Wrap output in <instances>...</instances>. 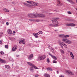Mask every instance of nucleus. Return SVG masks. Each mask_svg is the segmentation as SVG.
Wrapping results in <instances>:
<instances>
[{
    "label": "nucleus",
    "instance_id": "obj_46",
    "mask_svg": "<svg viewBox=\"0 0 77 77\" xmlns=\"http://www.w3.org/2000/svg\"><path fill=\"white\" fill-rule=\"evenodd\" d=\"M36 21L37 22H38V21H39V20H36Z\"/></svg>",
    "mask_w": 77,
    "mask_h": 77
},
{
    "label": "nucleus",
    "instance_id": "obj_44",
    "mask_svg": "<svg viewBox=\"0 0 77 77\" xmlns=\"http://www.w3.org/2000/svg\"><path fill=\"white\" fill-rule=\"evenodd\" d=\"M2 40L0 41V44H2Z\"/></svg>",
    "mask_w": 77,
    "mask_h": 77
},
{
    "label": "nucleus",
    "instance_id": "obj_45",
    "mask_svg": "<svg viewBox=\"0 0 77 77\" xmlns=\"http://www.w3.org/2000/svg\"><path fill=\"white\" fill-rule=\"evenodd\" d=\"M61 48H63V46H62V45H61Z\"/></svg>",
    "mask_w": 77,
    "mask_h": 77
},
{
    "label": "nucleus",
    "instance_id": "obj_3",
    "mask_svg": "<svg viewBox=\"0 0 77 77\" xmlns=\"http://www.w3.org/2000/svg\"><path fill=\"white\" fill-rule=\"evenodd\" d=\"M62 41L64 42H65V43L69 44H71L72 43V42L71 41L67 39H65V38H63L62 39Z\"/></svg>",
    "mask_w": 77,
    "mask_h": 77
},
{
    "label": "nucleus",
    "instance_id": "obj_23",
    "mask_svg": "<svg viewBox=\"0 0 77 77\" xmlns=\"http://www.w3.org/2000/svg\"><path fill=\"white\" fill-rule=\"evenodd\" d=\"M32 67H33V68H34L35 69H39V68H38L37 67H36V66H35V65L33 64V66H32Z\"/></svg>",
    "mask_w": 77,
    "mask_h": 77
},
{
    "label": "nucleus",
    "instance_id": "obj_6",
    "mask_svg": "<svg viewBox=\"0 0 77 77\" xmlns=\"http://www.w3.org/2000/svg\"><path fill=\"white\" fill-rule=\"evenodd\" d=\"M17 45H14L12 49V51H16L17 49Z\"/></svg>",
    "mask_w": 77,
    "mask_h": 77
},
{
    "label": "nucleus",
    "instance_id": "obj_32",
    "mask_svg": "<svg viewBox=\"0 0 77 77\" xmlns=\"http://www.w3.org/2000/svg\"><path fill=\"white\" fill-rule=\"evenodd\" d=\"M0 53L1 55H3V54H4V52H3V51H1L0 52Z\"/></svg>",
    "mask_w": 77,
    "mask_h": 77
},
{
    "label": "nucleus",
    "instance_id": "obj_24",
    "mask_svg": "<svg viewBox=\"0 0 77 77\" xmlns=\"http://www.w3.org/2000/svg\"><path fill=\"white\" fill-rule=\"evenodd\" d=\"M26 2L27 3H29V4H31V5L32 4V3H33V1H26Z\"/></svg>",
    "mask_w": 77,
    "mask_h": 77
},
{
    "label": "nucleus",
    "instance_id": "obj_1",
    "mask_svg": "<svg viewBox=\"0 0 77 77\" xmlns=\"http://www.w3.org/2000/svg\"><path fill=\"white\" fill-rule=\"evenodd\" d=\"M52 22L54 24H55V25L52 24L51 25V26H52V27H56V26H58V22L56 20H52Z\"/></svg>",
    "mask_w": 77,
    "mask_h": 77
},
{
    "label": "nucleus",
    "instance_id": "obj_10",
    "mask_svg": "<svg viewBox=\"0 0 77 77\" xmlns=\"http://www.w3.org/2000/svg\"><path fill=\"white\" fill-rule=\"evenodd\" d=\"M66 72L67 73L70 74V75H74V73L70 71L67 70L66 71Z\"/></svg>",
    "mask_w": 77,
    "mask_h": 77
},
{
    "label": "nucleus",
    "instance_id": "obj_17",
    "mask_svg": "<svg viewBox=\"0 0 77 77\" xmlns=\"http://www.w3.org/2000/svg\"><path fill=\"white\" fill-rule=\"evenodd\" d=\"M8 32L9 35H11L12 33V31L11 29H8Z\"/></svg>",
    "mask_w": 77,
    "mask_h": 77
},
{
    "label": "nucleus",
    "instance_id": "obj_33",
    "mask_svg": "<svg viewBox=\"0 0 77 77\" xmlns=\"http://www.w3.org/2000/svg\"><path fill=\"white\" fill-rule=\"evenodd\" d=\"M47 61L48 63H49L50 62V60L49 58H47Z\"/></svg>",
    "mask_w": 77,
    "mask_h": 77
},
{
    "label": "nucleus",
    "instance_id": "obj_51",
    "mask_svg": "<svg viewBox=\"0 0 77 77\" xmlns=\"http://www.w3.org/2000/svg\"><path fill=\"white\" fill-rule=\"evenodd\" d=\"M56 32H58V30H55V31Z\"/></svg>",
    "mask_w": 77,
    "mask_h": 77
},
{
    "label": "nucleus",
    "instance_id": "obj_4",
    "mask_svg": "<svg viewBox=\"0 0 77 77\" xmlns=\"http://www.w3.org/2000/svg\"><path fill=\"white\" fill-rule=\"evenodd\" d=\"M37 17H41L43 18L45 17V15L43 14H36V18Z\"/></svg>",
    "mask_w": 77,
    "mask_h": 77
},
{
    "label": "nucleus",
    "instance_id": "obj_22",
    "mask_svg": "<svg viewBox=\"0 0 77 77\" xmlns=\"http://www.w3.org/2000/svg\"><path fill=\"white\" fill-rule=\"evenodd\" d=\"M60 37H61V38H65V35L64 34L63 35H59Z\"/></svg>",
    "mask_w": 77,
    "mask_h": 77
},
{
    "label": "nucleus",
    "instance_id": "obj_41",
    "mask_svg": "<svg viewBox=\"0 0 77 77\" xmlns=\"http://www.w3.org/2000/svg\"><path fill=\"white\" fill-rule=\"evenodd\" d=\"M2 33L0 32V37L2 35Z\"/></svg>",
    "mask_w": 77,
    "mask_h": 77
},
{
    "label": "nucleus",
    "instance_id": "obj_26",
    "mask_svg": "<svg viewBox=\"0 0 77 77\" xmlns=\"http://www.w3.org/2000/svg\"><path fill=\"white\" fill-rule=\"evenodd\" d=\"M47 70H49V71H52V69L50 67H48L47 69Z\"/></svg>",
    "mask_w": 77,
    "mask_h": 77
},
{
    "label": "nucleus",
    "instance_id": "obj_13",
    "mask_svg": "<svg viewBox=\"0 0 77 77\" xmlns=\"http://www.w3.org/2000/svg\"><path fill=\"white\" fill-rule=\"evenodd\" d=\"M33 57V54H32L29 57L28 59H29V60H31V59H32V58Z\"/></svg>",
    "mask_w": 77,
    "mask_h": 77
},
{
    "label": "nucleus",
    "instance_id": "obj_31",
    "mask_svg": "<svg viewBox=\"0 0 77 77\" xmlns=\"http://www.w3.org/2000/svg\"><path fill=\"white\" fill-rule=\"evenodd\" d=\"M30 71H33V67H30Z\"/></svg>",
    "mask_w": 77,
    "mask_h": 77
},
{
    "label": "nucleus",
    "instance_id": "obj_35",
    "mask_svg": "<svg viewBox=\"0 0 77 77\" xmlns=\"http://www.w3.org/2000/svg\"><path fill=\"white\" fill-rule=\"evenodd\" d=\"M22 40H19V42L20 43V44H21V42H22Z\"/></svg>",
    "mask_w": 77,
    "mask_h": 77
},
{
    "label": "nucleus",
    "instance_id": "obj_43",
    "mask_svg": "<svg viewBox=\"0 0 77 77\" xmlns=\"http://www.w3.org/2000/svg\"><path fill=\"white\" fill-rule=\"evenodd\" d=\"M13 33L14 34H13V35H14L15 34V31H14Z\"/></svg>",
    "mask_w": 77,
    "mask_h": 77
},
{
    "label": "nucleus",
    "instance_id": "obj_42",
    "mask_svg": "<svg viewBox=\"0 0 77 77\" xmlns=\"http://www.w3.org/2000/svg\"><path fill=\"white\" fill-rule=\"evenodd\" d=\"M38 76H39L38 75H36L35 76V77H38Z\"/></svg>",
    "mask_w": 77,
    "mask_h": 77
},
{
    "label": "nucleus",
    "instance_id": "obj_39",
    "mask_svg": "<svg viewBox=\"0 0 77 77\" xmlns=\"http://www.w3.org/2000/svg\"><path fill=\"white\" fill-rule=\"evenodd\" d=\"M60 77H64V76H63V75H61L60 76Z\"/></svg>",
    "mask_w": 77,
    "mask_h": 77
},
{
    "label": "nucleus",
    "instance_id": "obj_52",
    "mask_svg": "<svg viewBox=\"0 0 77 77\" xmlns=\"http://www.w3.org/2000/svg\"><path fill=\"white\" fill-rule=\"evenodd\" d=\"M50 49V46H49L48 47Z\"/></svg>",
    "mask_w": 77,
    "mask_h": 77
},
{
    "label": "nucleus",
    "instance_id": "obj_28",
    "mask_svg": "<svg viewBox=\"0 0 77 77\" xmlns=\"http://www.w3.org/2000/svg\"><path fill=\"white\" fill-rule=\"evenodd\" d=\"M22 42L23 44H24L26 43V41L24 39H23L22 40Z\"/></svg>",
    "mask_w": 77,
    "mask_h": 77
},
{
    "label": "nucleus",
    "instance_id": "obj_9",
    "mask_svg": "<svg viewBox=\"0 0 77 77\" xmlns=\"http://www.w3.org/2000/svg\"><path fill=\"white\" fill-rule=\"evenodd\" d=\"M48 54H49V55H50V56H51V57L52 58H53V59H54V60H56V59H57V58H56V57L52 55V54H51L50 53H49Z\"/></svg>",
    "mask_w": 77,
    "mask_h": 77
},
{
    "label": "nucleus",
    "instance_id": "obj_8",
    "mask_svg": "<svg viewBox=\"0 0 77 77\" xmlns=\"http://www.w3.org/2000/svg\"><path fill=\"white\" fill-rule=\"evenodd\" d=\"M23 4L24 5H25L26 6H27L28 7H29V8H32V5L29 4H27L25 2H23Z\"/></svg>",
    "mask_w": 77,
    "mask_h": 77
},
{
    "label": "nucleus",
    "instance_id": "obj_15",
    "mask_svg": "<svg viewBox=\"0 0 77 77\" xmlns=\"http://www.w3.org/2000/svg\"><path fill=\"white\" fill-rule=\"evenodd\" d=\"M44 77H50V75H49L48 74L45 73L44 75Z\"/></svg>",
    "mask_w": 77,
    "mask_h": 77
},
{
    "label": "nucleus",
    "instance_id": "obj_25",
    "mask_svg": "<svg viewBox=\"0 0 77 77\" xmlns=\"http://www.w3.org/2000/svg\"><path fill=\"white\" fill-rule=\"evenodd\" d=\"M5 67L7 68V69H9V66L8 65H7L5 66Z\"/></svg>",
    "mask_w": 77,
    "mask_h": 77
},
{
    "label": "nucleus",
    "instance_id": "obj_38",
    "mask_svg": "<svg viewBox=\"0 0 77 77\" xmlns=\"http://www.w3.org/2000/svg\"><path fill=\"white\" fill-rule=\"evenodd\" d=\"M42 31H39L38 32L39 34H42Z\"/></svg>",
    "mask_w": 77,
    "mask_h": 77
},
{
    "label": "nucleus",
    "instance_id": "obj_30",
    "mask_svg": "<svg viewBox=\"0 0 77 77\" xmlns=\"http://www.w3.org/2000/svg\"><path fill=\"white\" fill-rule=\"evenodd\" d=\"M60 51L62 54H64V53H65L64 51H63V50H61Z\"/></svg>",
    "mask_w": 77,
    "mask_h": 77
},
{
    "label": "nucleus",
    "instance_id": "obj_19",
    "mask_svg": "<svg viewBox=\"0 0 77 77\" xmlns=\"http://www.w3.org/2000/svg\"><path fill=\"white\" fill-rule=\"evenodd\" d=\"M62 44L64 46V47H65V48H67L68 47V46H67V45H66V44H64V43L63 42H62Z\"/></svg>",
    "mask_w": 77,
    "mask_h": 77
},
{
    "label": "nucleus",
    "instance_id": "obj_20",
    "mask_svg": "<svg viewBox=\"0 0 77 77\" xmlns=\"http://www.w3.org/2000/svg\"><path fill=\"white\" fill-rule=\"evenodd\" d=\"M3 10L5 12H9V11L8 10V9L5 8H4Z\"/></svg>",
    "mask_w": 77,
    "mask_h": 77
},
{
    "label": "nucleus",
    "instance_id": "obj_48",
    "mask_svg": "<svg viewBox=\"0 0 77 77\" xmlns=\"http://www.w3.org/2000/svg\"><path fill=\"white\" fill-rule=\"evenodd\" d=\"M16 57H19V56H20L19 55H17L16 56Z\"/></svg>",
    "mask_w": 77,
    "mask_h": 77
},
{
    "label": "nucleus",
    "instance_id": "obj_12",
    "mask_svg": "<svg viewBox=\"0 0 77 77\" xmlns=\"http://www.w3.org/2000/svg\"><path fill=\"white\" fill-rule=\"evenodd\" d=\"M32 5L33 6H38V4L33 1V2L32 3Z\"/></svg>",
    "mask_w": 77,
    "mask_h": 77
},
{
    "label": "nucleus",
    "instance_id": "obj_14",
    "mask_svg": "<svg viewBox=\"0 0 77 77\" xmlns=\"http://www.w3.org/2000/svg\"><path fill=\"white\" fill-rule=\"evenodd\" d=\"M70 54L72 58L73 59H74V55H73V54H72V52H70Z\"/></svg>",
    "mask_w": 77,
    "mask_h": 77
},
{
    "label": "nucleus",
    "instance_id": "obj_21",
    "mask_svg": "<svg viewBox=\"0 0 77 77\" xmlns=\"http://www.w3.org/2000/svg\"><path fill=\"white\" fill-rule=\"evenodd\" d=\"M27 64L29 65H30V66H32L34 64L31 63L30 62H28L27 63Z\"/></svg>",
    "mask_w": 77,
    "mask_h": 77
},
{
    "label": "nucleus",
    "instance_id": "obj_53",
    "mask_svg": "<svg viewBox=\"0 0 77 77\" xmlns=\"http://www.w3.org/2000/svg\"><path fill=\"white\" fill-rule=\"evenodd\" d=\"M56 20H57V18H55Z\"/></svg>",
    "mask_w": 77,
    "mask_h": 77
},
{
    "label": "nucleus",
    "instance_id": "obj_36",
    "mask_svg": "<svg viewBox=\"0 0 77 77\" xmlns=\"http://www.w3.org/2000/svg\"><path fill=\"white\" fill-rule=\"evenodd\" d=\"M5 47L6 48H8V45H5Z\"/></svg>",
    "mask_w": 77,
    "mask_h": 77
},
{
    "label": "nucleus",
    "instance_id": "obj_18",
    "mask_svg": "<svg viewBox=\"0 0 77 77\" xmlns=\"http://www.w3.org/2000/svg\"><path fill=\"white\" fill-rule=\"evenodd\" d=\"M0 62H1V63H6V61L0 58Z\"/></svg>",
    "mask_w": 77,
    "mask_h": 77
},
{
    "label": "nucleus",
    "instance_id": "obj_16",
    "mask_svg": "<svg viewBox=\"0 0 77 77\" xmlns=\"http://www.w3.org/2000/svg\"><path fill=\"white\" fill-rule=\"evenodd\" d=\"M33 35H34L35 38H38V35H39V34L38 33H34Z\"/></svg>",
    "mask_w": 77,
    "mask_h": 77
},
{
    "label": "nucleus",
    "instance_id": "obj_40",
    "mask_svg": "<svg viewBox=\"0 0 77 77\" xmlns=\"http://www.w3.org/2000/svg\"><path fill=\"white\" fill-rule=\"evenodd\" d=\"M6 24L7 26H8V25H9V23L8 22H7L6 23Z\"/></svg>",
    "mask_w": 77,
    "mask_h": 77
},
{
    "label": "nucleus",
    "instance_id": "obj_2",
    "mask_svg": "<svg viewBox=\"0 0 77 77\" xmlns=\"http://www.w3.org/2000/svg\"><path fill=\"white\" fill-rule=\"evenodd\" d=\"M27 16L29 18H36V14L35 13L29 14L27 15Z\"/></svg>",
    "mask_w": 77,
    "mask_h": 77
},
{
    "label": "nucleus",
    "instance_id": "obj_11",
    "mask_svg": "<svg viewBox=\"0 0 77 77\" xmlns=\"http://www.w3.org/2000/svg\"><path fill=\"white\" fill-rule=\"evenodd\" d=\"M57 4L58 6H60L62 5V3H61V2L59 0L57 1Z\"/></svg>",
    "mask_w": 77,
    "mask_h": 77
},
{
    "label": "nucleus",
    "instance_id": "obj_34",
    "mask_svg": "<svg viewBox=\"0 0 77 77\" xmlns=\"http://www.w3.org/2000/svg\"><path fill=\"white\" fill-rule=\"evenodd\" d=\"M53 62L54 63H57V61L54 60L53 61Z\"/></svg>",
    "mask_w": 77,
    "mask_h": 77
},
{
    "label": "nucleus",
    "instance_id": "obj_50",
    "mask_svg": "<svg viewBox=\"0 0 77 77\" xmlns=\"http://www.w3.org/2000/svg\"><path fill=\"white\" fill-rule=\"evenodd\" d=\"M55 49H56V50H57V47H55Z\"/></svg>",
    "mask_w": 77,
    "mask_h": 77
},
{
    "label": "nucleus",
    "instance_id": "obj_54",
    "mask_svg": "<svg viewBox=\"0 0 77 77\" xmlns=\"http://www.w3.org/2000/svg\"><path fill=\"white\" fill-rule=\"evenodd\" d=\"M0 18H2V17H0Z\"/></svg>",
    "mask_w": 77,
    "mask_h": 77
},
{
    "label": "nucleus",
    "instance_id": "obj_7",
    "mask_svg": "<svg viewBox=\"0 0 77 77\" xmlns=\"http://www.w3.org/2000/svg\"><path fill=\"white\" fill-rule=\"evenodd\" d=\"M66 26H73L74 27V26H75V24L74 23H69L68 24H67L66 25Z\"/></svg>",
    "mask_w": 77,
    "mask_h": 77
},
{
    "label": "nucleus",
    "instance_id": "obj_37",
    "mask_svg": "<svg viewBox=\"0 0 77 77\" xmlns=\"http://www.w3.org/2000/svg\"><path fill=\"white\" fill-rule=\"evenodd\" d=\"M67 13L68 14H72V13L70 11H68Z\"/></svg>",
    "mask_w": 77,
    "mask_h": 77
},
{
    "label": "nucleus",
    "instance_id": "obj_5",
    "mask_svg": "<svg viewBox=\"0 0 77 77\" xmlns=\"http://www.w3.org/2000/svg\"><path fill=\"white\" fill-rule=\"evenodd\" d=\"M45 58H46V56L45 55H44L41 57H39V59L41 60H44Z\"/></svg>",
    "mask_w": 77,
    "mask_h": 77
},
{
    "label": "nucleus",
    "instance_id": "obj_27",
    "mask_svg": "<svg viewBox=\"0 0 77 77\" xmlns=\"http://www.w3.org/2000/svg\"><path fill=\"white\" fill-rule=\"evenodd\" d=\"M69 36V35H65L64 38H65V39H67L68 37Z\"/></svg>",
    "mask_w": 77,
    "mask_h": 77
},
{
    "label": "nucleus",
    "instance_id": "obj_29",
    "mask_svg": "<svg viewBox=\"0 0 77 77\" xmlns=\"http://www.w3.org/2000/svg\"><path fill=\"white\" fill-rule=\"evenodd\" d=\"M51 51L53 53H54V50L53 49V48H51Z\"/></svg>",
    "mask_w": 77,
    "mask_h": 77
},
{
    "label": "nucleus",
    "instance_id": "obj_49",
    "mask_svg": "<svg viewBox=\"0 0 77 77\" xmlns=\"http://www.w3.org/2000/svg\"><path fill=\"white\" fill-rule=\"evenodd\" d=\"M57 74H59V72L58 71H57Z\"/></svg>",
    "mask_w": 77,
    "mask_h": 77
},
{
    "label": "nucleus",
    "instance_id": "obj_47",
    "mask_svg": "<svg viewBox=\"0 0 77 77\" xmlns=\"http://www.w3.org/2000/svg\"><path fill=\"white\" fill-rule=\"evenodd\" d=\"M29 20L30 21H32V19H29Z\"/></svg>",
    "mask_w": 77,
    "mask_h": 77
}]
</instances>
